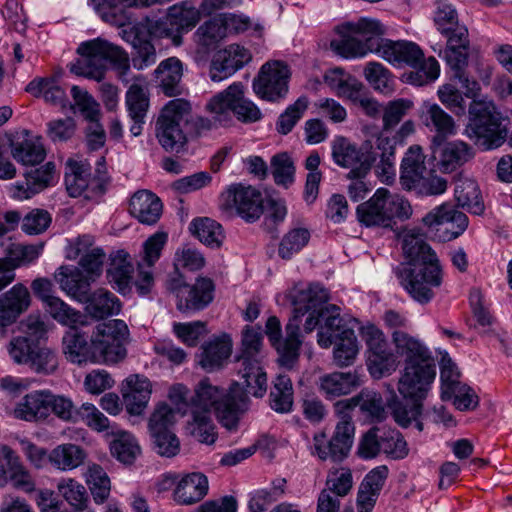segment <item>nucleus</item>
<instances>
[{"mask_svg": "<svg viewBox=\"0 0 512 512\" xmlns=\"http://www.w3.org/2000/svg\"><path fill=\"white\" fill-rule=\"evenodd\" d=\"M286 298L293 306L292 316L288 321V340L294 347L297 346L295 335L302 317L307 315L304 322V331L311 333L317 326L318 344L322 348H329L334 338L338 337L345 328L340 317V308L333 304H326L329 294L319 284L298 283L288 290Z\"/></svg>", "mask_w": 512, "mask_h": 512, "instance_id": "1", "label": "nucleus"}, {"mask_svg": "<svg viewBox=\"0 0 512 512\" xmlns=\"http://www.w3.org/2000/svg\"><path fill=\"white\" fill-rule=\"evenodd\" d=\"M400 238L403 253L414 266L398 273L400 283L413 299L427 303L434 296L433 288L442 283L439 260L418 229H404Z\"/></svg>", "mask_w": 512, "mask_h": 512, "instance_id": "2", "label": "nucleus"}, {"mask_svg": "<svg viewBox=\"0 0 512 512\" xmlns=\"http://www.w3.org/2000/svg\"><path fill=\"white\" fill-rule=\"evenodd\" d=\"M215 128L211 119L194 115L184 99L169 101L156 121V137L168 152H179L189 139H196Z\"/></svg>", "mask_w": 512, "mask_h": 512, "instance_id": "3", "label": "nucleus"}, {"mask_svg": "<svg viewBox=\"0 0 512 512\" xmlns=\"http://www.w3.org/2000/svg\"><path fill=\"white\" fill-rule=\"evenodd\" d=\"M434 23L437 30L447 39L444 54L447 64L453 71V78L466 89L467 97L473 96L478 89V83L470 80L466 74L470 50L467 27L459 22L456 9L445 1L437 3Z\"/></svg>", "mask_w": 512, "mask_h": 512, "instance_id": "4", "label": "nucleus"}, {"mask_svg": "<svg viewBox=\"0 0 512 512\" xmlns=\"http://www.w3.org/2000/svg\"><path fill=\"white\" fill-rule=\"evenodd\" d=\"M77 53L80 57L70 65L73 74L100 82L107 71V64L110 63L119 79L128 83L130 60L121 47L97 38L81 43Z\"/></svg>", "mask_w": 512, "mask_h": 512, "instance_id": "5", "label": "nucleus"}, {"mask_svg": "<svg viewBox=\"0 0 512 512\" xmlns=\"http://www.w3.org/2000/svg\"><path fill=\"white\" fill-rule=\"evenodd\" d=\"M247 408V397L213 385L208 378L197 384L192 397V410L211 413L213 409L218 421L229 431L237 429L240 416Z\"/></svg>", "mask_w": 512, "mask_h": 512, "instance_id": "6", "label": "nucleus"}, {"mask_svg": "<svg viewBox=\"0 0 512 512\" xmlns=\"http://www.w3.org/2000/svg\"><path fill=\"white\" fill-rule=\"evenodd\" d=\"M508 119L496 105L486 99L473 100L469 105V122L465 132L482 150L500 147L508 135Z\"/></svg>", "mask_w": 512, "mask_h": 512, "instance_id": "7", "label": "nucleus"}, {"mask_svg": "<svg viewBox=\"0 0 512 512\" xmlns=\"http://www.w3.org/2000/svg\"><path fill=\"white\" fill-rule=\"evenodd\" d=\"M357 407L356 396L339 400L335 403V412L340 416V420L335 427V431L330 439H327L325 433L314 435V454L321 460L330 459L334 462L342 461L350 452L353 444L355 426L349 412Z\"/></svg>", "mask_w": 512, "mask_h": 512, "instance_id": "8", "label": "nucleus"}, {"mask_svg": "<svg viewBox=\"0 0 512 512\" xmlns=\"http://www.w3.org/2000/svg\"><path fill=\"white\" fill-rule=\"evenodd\" d=\"M357 219L367 227H390L395 219L407 220L412 207L407 199L391 193L387 188H378L366 202L358 205Z\"/></svg>", "mask_w": 512, "mask_h": 512, "instance_id": "9", "label": "nucleus"}, {"mask_svg": "<svg viewBox=\"0 0 512 512\" xmlns=\"http://www.w3.org/2000/svg\"><path fill=\"white\" fill-rule=\"evenodd\" d=\"M379 56L394 65L419 68L409 75V80L418 86L436 80L440 73L438 61L434 57L425 59L422 49L413 42L385 40Z\"/></svg>", "mask_w": 512, "mask_h": 512, "instance_id": "10", "label": "nucleus"}, {"mask_svg": "<svg viewBox=\"0 0 512 512\" xmlns=\"http://www.w3.org/2000/svg\"><path fill=\"white\" fill-rule=\"evenodd\" d=\"M202 13L201 6L197 8L186 0L169 7L164 18L141 20L137 29L147 28L152 37L171 38L175 45H179L181 34L192 30L201 20Z\"/></svg>", "mask_w": 512, "mask_h": 512, "instance_id": "11", "label": "nucleus"}, {"mask_svg": "<svg viewBox=\"0 0 512 512\" xmlns=\"http://www.w3.org/2000/svg\"><path fill=\"white\" fill-rule=\"evenodd\" d=\"M206 109L214 115L212 123H215V128L230 120V112L242 122H255L261 118L259 108L244 97V86L239 82L215 95L206 105Z\"/></svg>", "mask_w": 512, "mask_h": 512, "instance_id": "12", "label": "nucleus"}, {"mask_svg": "<svg viewBox=\"0 0 512 512\" xmlns=\"http://www.w3.org/2000/svg\"><path fill=\"white\" fill-rule=\"evenodd\" d=\"M128 337V327L122 320L115 319L98 324L91 335L94 363L115 364L124 360Z\"/></svg>", "mask_w": 512, "mask_h": 512, "instance_id": "13", "label": "nucleus"}, {"mask_svg": "<svg viewBox=\"0 0 512 512\" xmlns=\"http://www.w3.org/2000/svg\"><path fill=\"white\" fill-rule=\"evenodd\" d=\"M372 145L366 141L360 148L345 137H337L332 143V157L339 166L352 168L347 177H366L372 165L377 161L378 152L370 151Z\"/></svg>", "mask_w": 512, "mask_h": 512, "instance_id": "14", "label": "nucleus"}, {"mask_svg": "<svg viewBox=\"0 0 512 512\" xmlns=\"http://www.w3.org/2000/svg\"><path fill=\"white\" fill-rule=\"evenodd\" d=\"M436 376L434 361L405 364L397 390L405 400L422 402L427 398Z\"/></svg>", "mask_w": 512, "mask_h": 512, "instance_id": "15", "label": "nucleus"}, {"mask_svg": "<svg viewBox=\"0 0 512 512\" xmlns=\"http://www.w3.org/2000/svg\"><path fill=\"white\" fill-rule=\"evenodd\" d=\"M289 77L290 71L285 63L277 60L267 62L254 79L253 89L262 99L275 101L288 92Z\"/></svg>", "mask_w": 512, "mask_h": 512, "instance_id": "16", "label": "nucleus"}, {"mask_svg": "<svg viewBox=\"0 0 512 512\" xmlns=\"http://www.w3.org/2000/svg\"><path fill=\"white\" fill-rule=\"evenodd\" d=\"M166 242L167 234L157 232L143 243V250L137 262L138 275L135 281L136 289L140 295L149 293L153 286L154 277L152 268L159 260Z\"/></svg>", "mask_w": 512, "mask_h": 512, "instance_id": "17", "label": "nucleus"}, {"mask_svg": "<svg viewBox=\"0 0 512 512\" xmlns=\"http://www.w3.org/2000/svg\"><path fill=\"white\" fill-rule=\"evenodd\" d=\"M225 205L227 208L234 207L237 213L247 221L258 219L263 212L260 191L242 184L233 185L226 191Z\"/></svg>", "mask_w": 512, "mask_h": 512, "instance_id": "18", "label": "nucleus"}, {"mask_svg": "<svg viewBox=\"0 0 512 512\" xmlns=\"http://www.w3.org/2000/svg\"><path fill=\"white\" fill-rule=\"evenodd\" d=\"M252 59L251 52L239 44H230L219 50L210 65V78L217 82L233 75Z\"/></svg>", "mask_w": 512, "mask_h": 512, "instance_id": "19", "label": "nucleus"}, {"mask_svg": "<svg viewBox=\"0 0 512 512\" xmlns=\"http://www.w3.org/2000/svg\"><path fill=\"white\" fill-rule=\"evenodd\" d=\"M286 336L285 339L282 340V332H281V323L280 320L276 316H271L268 318L265 325V332L271 342V344L275 347L278 353V362L281 366L291 369L297 363L299 358V351L302 344L300 339V325L298 326V330L295 335V340L297 341V346L290 345V333L288 331V323L285 327Z\"/></svg>", "mask_w": 512, "mask_h": 512, "instance_id": "20", "label": "nucleus"}, {"mask_svg": "<svg viewBox=\"0 0 512 512\" xmlns=\"http://www.w3.org/2000/svg\"><path fill=\"white\" fill-rule=\"evenodd\" d=\"M422 223L430 230L438 229L440 225L449 224L446 229V240L460 236L468 226V217L458 211L453 205L444 203L435 207L422 218Z\"/></svg>", "mask_w": 512, "mask_h": 512, "instance_id": "21", "label": "nucleus"}, {"mask_svg": "<svg viewBox=\"0 0 512 512\" xmlns=\"http://www.w3.org/2000/svg\"><path fill=\"white\" fill-rule=\"evenodd\" d=\"M263 355H237L235 365L244 379L246 391L255 397H262L267 390V375L262 366Z\"/></svg>", "mask_w": 512, "mask_h": 512, "instance_id": "22", "label": "nucleus"}, {"mask_svg": "<svg viewBox=\"0 0 512 512\" xmlns=\"http://www.w3.org/2000/svg\"><path fill=\"white\" fill-rule=\"evenodd\" d=\"M100 18L113 26L124 27L131 23L128 7H147L162 0H91Z\"/></svg>", "mask_w": 512, "mask_h": 512, "instance_id": "23", "label": "nucleus"}, {"mask_svg": "<svg viewBox=\"0 0 512 512\" xmlns=\"http://www.w3.org/2000/svg\"><path fill=\"white\" fill-rule=\"evenodd\" d=\"M90 166L87 162L68 159L65 170V185L70 196H81L90 186L93 189L99 188L105 181L106 175L101 169L97 170L98 175L90 178Z\"/></svg>", "mask_w": 512, "mask_h": 512, "instance_id": "24", "label": "nucleus"}, {"mask_svg": "<svg viewBox=\"0 0 512 512\" xmlns=\"http://www.w3.org/2000/svg\"><path fill=\"white\" fill-rule=\"evenodd\" d=\"M54 279L62 291L80 303L88 300L91 285L95 282L93 277H88L81 269L67 265L56 270Z\"/></svg>", "mask_w": 512, "mask_h": 512, "instance_id": "25", "label": "nucleus"}, {"mask_svg": "<svg viewBox=\"0 0 512 512\" xmlns=\"http://www.w3.org/2000/svg\"><path fill=\"white\" fill-rule=\"evenodd\" d=\"M0 452L7 465L6 485L11 483L13 488L28 494L36 491V479L20 456L7 445H2Z\"/></svg>", "mask_w": 512, "mask_h": 512, "instance_id": "26", "label": "nucleus"}, {"mask_svg": "<svg viewBox=\"0 0 512 512\" xmlns=\"http://www.w3.org/2000/svg\"><path fill=\"white\" fill-rule=\"evenodd\" d=\"M31 304L28 288L21 283L14 285L9 291L0 295V326L6 327L14 323Z\"/></svg>", "mask_w": 512, "mask_h": 512, "instance_id": "27", "label": "nucleus"}, {"mask_svg": "<svg viewBox=\"0 0 512 512\" xmlns=\"http://www.w3.org/2000/svg\"><path fill=\"white\" fill-rule=\"evenodd\" d=\"M232 346L231 337L225 333L204 342L198 355L199 365L206 371L221 368L230 357Z\"/></svg>", "mask_w": 512, "mask_h": 512, "instance_id": "28", "label": "nucleus"}, {"mask_svg": "<svg viewBox=\"0 0 512 512\" xmlns=\"http://www.w3.org/2000/svg\"><path fill=\"white\" fill-rule=\"evenodd\" d=\"M214 283L210 278L199 277L193 285L184 287L178 294L180 311L201 310L213 300Z\"/></svg>", "mask_w": 512, "mask_h": 512, "instance_id": "29", "label": "nucleus"}, {"mask_svg": "<svg viewBox=\"0 0 512 512\" xmlns=\"http://www.w3.org/2000/svg\"><path fill=\"white\" fill-rule=\"evenodd\" d=\"M62 352L74 364L94 362L92 341L89 343L87 335L74 327L66 331L62 338Z\"/></svg>", "mask_w": 512, "mask_h": 512, "instance_id": "30", "label": "nucleus"}, {"mask_svg": "<svg viewBox=\"0 0 512 512\" xmlns=\"http://www.w3.org/2000/svg\"><path fill=\"white\" fill-rule=\"evenodd\" d=\"M422 120L427 128L436 132L433 137V145H440L447 137L456 133L454 119L438 104L425 103Z\"/></svg>", "mask_w": 512, "mask_h": 512, "instance_id": "31", "label": "nucleus"}, {"mask_svg": "<svg viewBox=\"0 0 512 512\" xmlns=\"http://www.w3.org/2000/svg\"><path fill=\"white\" fill-rule=\"evenodd\" d=\"M49 391H33L26 394L14 407L13 416L27 422H39L48 418Z\"/></svg>", "mask_w": 512, "mask_h": 512, "instance_id": "32", "label": "nucleus"}, {"mask_svg": "<svg viewBox=\"0 0 512 512\" xmlns=\"http://www.w3.org/2000/svg\"><path fill=\"white\" fill-rule=\"evenodd\" d=\"M158 86L166 96L172 97L181 94V79L183 76V63L177 57H169L160 62L154 71Z\"/></svg>", "mask_w": 512, "mask_h": 512, "instance_id": "33", "label": "nucleus"}, {"mask_svg": "<svg viewBox=\"0 0 512 512\" xmlns=\"http://www.w3.org/2000/svg\"><path fill=\"white\" fill-rule=\"evenodd\" d=\"M133 272L134 267L127 252L121 250L111 255L106 276L108 282L123 295L132 289Z\"/></svg>", "mask_w": 512, "mask_h": 512, "instance_id": "34", "label": "nucleus"}, {"mask_svg": "<svg viewBox=\"0 0 512 512\" xmlns=\"http://www.w3.org/2000/svg\"><path fill=\"white\" fill-rule=\"evenodd\" d=\"M360 384L356 371L333 372L319 378V390L329 399L350 394Z\"/></svg>", "mask_w": 512, "mask_h": 512, "instance_id": "35", "label": "nucleus"}, {"mask_svg": "<svg viewBox=\"0 0 512 512\" xmlns=\"http://www.w3.org/2000/svg\"><path fill=\"white\" fill-rule=\"evenodd\" d=\"M140 22L134 25L129 31L124 30V37L130 41L136 50V54L132 58L133 66L138 70H142L156 62V49L154 45L147 39L149 36L147 28L137 29ZM150 37H152L150 35Z\"/></svg>", "mask_w": 512, "mask_h": 512, "instance_id": "36", "label": "nucleus"}, {"mask_svg": "<svg viewBox=\"0 0 512 512\" xmlns=\"http://www.w3.org/2000/svg\"><path fill=\"white\" fill-rule=\"evenodd\" d=\"M337 32L340 38L333 39L330 45L334 52L345 58L363 57L369 52L374 53V50L377 49L373 40L365 42L358 39L355 32L345 29V24L338 26Z\"/></svg>", "mask_w": 512, "mask_h": 512, "instance_id": "37", "label": "nucleus"}, {"mask_svg": "<svg viewBox=\"0 0 512 512\" xmlns=\"http://www.w3.org/2000/svg\"><path fill=\"white\" fill-rule=\"evenodd\" d=\"M130 213L143 224H155L162 213L161 200L150 191H138L130 200Z\"/></svg>", "mask_w": 512, "mask_h": 512, "instance_id": "38", "label": "nucleus"}, {"mask_svg": "<svg viewBox=\"0 0 512 512\" xmlns=\"http://www.w3.org/2000/svg\"><path fill=\"white\" fill-rule=\"evenodd\" d=\"M208 492L207 477L191 473L183 477L174 490V500L180 505H193L201 501Z\"/></svg>", "mask_w": 512, "mask_h": 512, "instance_id": "39", "label": "nucleus"}, {"mask_svg": "<svg viewBox=\"0 0 512 512\" xmlns=\"http://www.w3.org/2000/svg\"><path fill=\"white\" fill-rule=\"evenodd\" d=\"M424 155L419 146H411L401 163L400 182L404 189L411 190L424 178L426 167Z\"/></svg>", "mask_w": 512, "mask_h": 512, "instance_id": "40", "label": "nucleus"}, {"mask_svg": "<svg viewBox=\"0 0 512 512\" xmlns=\"http://www.w3.org/2000/svg\"><path fill=\"white\" fill-rule=\"evenodd\" d=\"M86 304V312L94 319L101 320L112 315H117L121 310L119 299L105 288H98L89 293Z\"/></svg>", "mask_w": 512, "mask_h": 512, "instance_id": "41", "label": "nucleus"}, {"mask_svg": "<svg viewBox=\"0 0 512 512\" xmlns=\"http://www.w3.org/2000/svg\"><path fill=\"white\" fill-rule=\"evenodd\" d=\"M392 341L398 354L405 356V364L434 361L430 351L406 331L392 332Z\"/></svg>", "mask_w": 512, "mask_h": 512, "instance_id": "42", "label": "nucleus"}, {"mask_svg": "<svg viewBox=\"0 0 512 512\" xmlns=\"http://www.w3.org/2000/svg\"><path fill=\"white\" fill-rule=\"evenodd\" d=\"M86 457V451L79 445L64 443L49 452L48 462L60 471H70L81 466Z\"/></svg>", "mask_w": 512, "mask_h": 512, "instance_id": "43", "label": "nucleus"}, {"mask_svg": "<svg viewBox=\"0 0 512 512\" xmlns=\"http://www.w3.org/2000/svg\"><path fill=\"white\" fill-rule=\"evenodd\" d=\"M376 146L370 151H377L379 162L375 166V172L381 182L389 184L395 177V146L387 136H378Z\"/></svg>", "mask_w": 512, "mask_h": 512, "instance_id": "44", "label": "nucleus"}, {"mask_svg": "<svg viewBox=\"0 0 512 512\" xmlns=\"http://www.w3.org/2000/svg\"><path fill=\"white\" fill-rule=\"evenodd\" d=\"M455 199L459 206L475 215L484 211V203L477 183L469 178L458 177L454 190Z\"/></svg>", "mask_w": 512, "mask_h": 512, "instance_id": "45", "label": "nucleus"}, {"mask_svg": "<svg viewBox=\"0 0 512 512\" xmlns=\"http://www.w3.org/2000/svg\"><path fill=\"white\" fill-rule=\"evenodd\" d=\"M59 494L73 508L65 512H94L89 507V496L83 484L73 478H63L57 484Z\"/></svg>", "mask_w": 512, "mask_h": 512, "instance_id": "46", "label": "nucleus"}, {"mask_svg": "<svg viewBox=\"0 0 512 512\" xmlns=\"http://www.w3.org/2000/svg\"><path fill=\"white\" fill-rule=\"evenodd\" d=\"M11 153L17 162L31 166L41 163L46 156L42 143L27 135L11 142Z\"/></svg>", "mask_w": 512, "mask_h": 512, "instance_id": "47", "label": "nucleus"}, {"mask_svg": "<svg viewBox=\"0 0 512 512\" xmlns=\"http://www.w3.org/2000/svg\"><path fill=\"white\" fill-rule=\"evenodd\" d=\"M408 404L403 400L395 397L392 399L388 408L391 412V415L394 421L401 427L407 428L413 422H415V426L419 431L423 430V423L419 420L422 411H423V403L417 401H410Z\"/></svg>", "mask_w": 512, "mask_h": 512, "instance_id": "48", "label": "nucleus"}, {"mask_svg": "<svg viewBox=\"0 0 512 512\" xmlns=\"http://www.w3.org/2000/svg\"><path fill=\"white\" fill-rule=\"evenodd\" d=\"M334 339L333 358L335 364L341 368L352 365L359 352V345L354 331L352 329H344Z\"/></svg>", "mask_w": 512, "mask_h": 512, "instance_id": "49", "label": "nucleus"}, {"mask_svg": "<svg viewBox=\"0 0 512 512\" xmlns=\"http://www.w3.org/2000/svg\"><path fill=\"white\" fill-rule=\"evenodd\" d=\"M189 229L200 242L212 248H219L225 238L222 226L208 217L194 219Z\"/></svg>", "mask_w": 512, "mask_h": 512, "instance_id": "50", "label": "nucleus"}, {"mask_svg": "<svg viewBox=\"0 0 512 512\" xmlns=\"http://www.w3.org/2000/svg\"><path fill=\"white\" fill-rule=\"evenodd\" d=\"M345 29L362 36L365 42H368L370 39L373 40L374 46L377 48L374 50V53L379 55L386 40L382 38L385 34V27L379 20L366 17L360 18L357 22L345 23Z\"/></svg>", "mask_w": 512, "mask_h": 512, "instance_id": "51", "label": "nucleus"}, {"mask_svg": "<svg viewBox=\"0 0 512 512\" xmlns=\"http://www.w3.org/2000/svg\"><path fill=\"white\" fill-rule=\"evenodd\" d=\"M472 156V149L468 144L462 141L450 142L440 150V169L444 172H451L467 162Z\"/></svg>", "mask_w": 512, "mask_h": 512, "instance_id": "52", "label": "nucleus"}, {"mask_svg": "<svg viewBox=\"0 0 512 512\" xmlns=\"http://www.w3.org/2000/svg\"><path fill=\"white\" fill-rule=\"evenodd\" d=\"M271 408L278 413H288L293 406V386L287 375H278L269 395Z\"/></svg>", "mask_w": 512, "mask_h": 512, "instance_id": "53", "label": "nucleus"}, {"mask_svg": "<svg viewBox=\"0 0 512 512\" xmlns=\"http://www.w3.org/2000/svg\"><path fill=\"white\" fill-rule=\"evenodd\" d=\"M114 440L110 444V450L114 457L124 464H132L141 453L140 446L133 435L126 431L113 432Z\"/></svg>", "mask_w": 512, "mask_h": 512, "instance_id": "54", "label": "nucleus"}, {"mask_svg": "<svg viewBox=\"0 0 512 512\" xmlns=\"http://www.w3.org/2000/svg\"><path fill=\"white\" fill-rule=\"evenodd\" d=\"M126 92V106L131 119L145 118L149 108V96L147 89L140 83L144 81L142 76H137Z\"/></svg>", "mask_w": 512, "mask_h": 512, "instance_id": "55", "label": "nucleus"}, {"mask_svg": "<svg viewBox=\"0 0 512 512\" xmlns=\"http://www.w3.org/2000/svg\"><path fill=\"white\" fill-rule=\"evenodd\" d=\"M86 483L96 503H104L111 490V483L104 469L95 463L89 464L85 474Z\"/></svg>", "mask_w": 512, "mask_h": 512, "instance_id": "56", "label": "nucleus"}, {"mask_svg": "<svg viewBox=\"0 0 512 512\" xmlns=\"http://www.w3.org/2000/svg\"><path fill=\"white\" fill-rule=\"evenodd\" d=\"M311 237L310 231L304 227H295L290 229L282 238L278 255L289 260L294 254L299 253L309 242Z\"/></svg>", "mask_w": 512, "mask_h": 512, "instance_id": "57", "label": "nucleus"}, {"mask_svg": "<svg viewBox=\"0 0 512 512\" xmlns=\"http://www.w3.org/2000/svg\"><path fill=\"white\" fill-rule=\"evenodd\" d=\"M26 91L36 97L43 96L46 102L54 105H63L66 100L64 90L52 78L34 79L27 85Z\"/></svg>", "mask_w": 512, "mask_h": 512, "instance_id": "58", "label": "nucleus"}, {"mask_svg": "<svg viewBox=\"0 0 512 512\" xmlns=\"http://www.w3.org/2000/svg\"><path fill=\"white\" fill-rule=\"evenodd\" d=\"M227 33L221 18H213L204 22L196 31L198 45L205 50L214 49L226 37Z\"/></svg>", "mask_w": 512, "mask_h": 512, "instance_id": "59", "label": "nucleus"}, {"mask_svg": "<svg viewBox=\"0 0 512 512\" xmlns=\"http://www.w3.org/2000/svg\"><path fill=\"white\" fill-rule=\"evenodd\" d=\"M191 433L202 443L213 444L217 438L216 426L209 411L192 410L189 423Z\"/></svg>", "mask_w": 512, "mask_h": 512, "instance_id": "60", "label": "nucleus"}, {"mask_svg": "<svg viewBox=\"0 0 512 512\" xmlns=\"http://www.w3.org/2000/svg\"><path fill=\"white\" fill-rule=\"evenodd\" d=\"M364 76L373 89L383 94H391L394 91V78L382 64L367 63L364 68Z\"/></svg>", "mask_w": 512, "mask_h": 512, "instance_id": "61", "label": "nucleus"}, {"mask_svg": "<svg viewBox=\"0 0 512 512\" xmlns=\"http://www.w3.org/2000/svg\"><path fill=\"white\" fill-rule=\"evenodd\" d=\"M28 365L37 374L52 375L58 369L59 358L53 349L36 345Z\"/></svg>", "mask_w": 512, "mask_h": 512, "instance_id": "62", "label": "nucleus"}, {"mask_svg": "<svg viewBox=\"0 0 512 512\" xmlns=\"http://www.w3.org/2000/svg\"><path fill=\"white\" fill-rule=\"evenodd\" d=\"M44 307L49 315L62 325L73 326L77 323H81V312L72 308L57 296L50 298L49 301L44 304Z\"/></svg>", "mask_w": 512, "mask_h": 512, "instance_id": "63", "label": "nucleus"}, {"mask_svg": "<svg viewBox=\"0 0 512 512\" xmlns=\"http://www.w3.org/2000/svg\"><path fill=\"white\" fill-rule=\"evenodd\" d=\"M380 439L382 440V453L387 457L399 460L404 459L408 455L409 448L407 442L399 431L383 428L382 438Z\"/></svg>", "mask_w": 512, "mask_h": 512, "instance_id": "64", "label": "nucleus"}]
</instances>
